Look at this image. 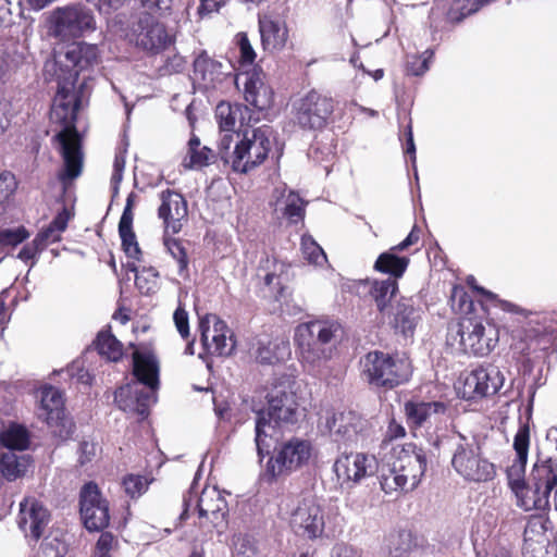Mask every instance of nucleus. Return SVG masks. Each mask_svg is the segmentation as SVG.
<instances>
[{"mask_svg": "<svg viewBox=\"0 0 557 557\" xmlns=\"http://www.w3.org/2000/svg\"><path fill=\"white\" fill-rule=\"evenodd\" d=\"M98 60V47L79 41L55 51L53 61L46 63V71L53 70L58 82L50 116L62 125L54 138L63 160L59 180L64 186L82 174L84 165L82 138L75 127L83 85L76 90L75 83L79 72L97 64Z\"/></svg>", "mask_w": 557, "mask_h": 557, "instance_id": "nucleus-1", "label": "nucleus"}, {"mask_svg": "<svg viewBox=\"0 0 557 557\" xmlns=\"http://www.w3.org/2000/svg\"><path fill=\"white\" fill-rule=\"evenodd\" d=\"M530 428L520 423L513 438L516 460L508 469L509 485L517 498V505L525 511L545 510L549 505V494L557 484V474L552 460L536 463L531 473V483L522 480L528 462Z\"/></svg>", "mask_w": 557, "mask_h": 557, "instance_id": "nucleus-2", "label": "nucleus"}, {"mask_svg": "<svg viewBox=\"0 0 557 557\" xmlns=\"http://www.w3.org/2000/svg\"><path fill=\"white\" fill-rule=\"evenodd\" d=\"M268 408L258 412L255 443L260 460L277 442L276 426L295 424L301 417L295 393V381L285 376L268 393Z\"/></svg>", "mask_w": 557, "mask_h": 557, "instance_id": "nucleus-3", "label": "nucleus"}, {"mask_svg": "<svg viewBox=\"0 0 557 557\" xmlns=\"http://www.w3.org/2000/svg\"><path fill=\"white\" fill-rule=\"evenodd\" d=\"M159 373L160 364L157 356L149 349H136L133 352L135 380L121 386L114 395L119 408L141 418L147 417L150 406L157 401Z\"/></svg>", "mask_w": 557, "mask_h": 557, "instance_id": "nucleus-4", "label": "nucleus"}, {"mask_svg": "<svg viewBox=\"0 0 557 557\" xmlns=\"http://www.w3.org/2000/svg\"><path fill=\"white\" fill-rule=\"evenodd\" d=\"M342 326L332 320H311L299 324L294 341L302 366L314 374H321L332 359Z\"/></svg>", "mask_w": 557, "mask_h": 557, "instance_id": "nucleus-5", "label": "nucleus"}, {"mask_svg": "<svg viewBox=\"0 0 557 557\" xmlns=\"http://www.w3.org/2000/svg\"><path fill=\"white\" fill-rule=\"evenodd\" d=\"M426 470V455L414 444L395 446L392 461L381 471L380 484L386 494L397 491L409 492L421 482Z\"/></svg>", "mask_w": 557, "mask_h": 557, "instance_id": "nucleus-6", "label": "nucleus"}, {"mask_svg": "<svg viewBox=\"0 0 557 557\" xmlns=\"http://www.w3.org/2000/svg\"><path fill=\"white\" fill-rule=\"evenodd\" d=\"M450 463L456 473L468 482H487L496 474L494 463L483 456L474 436L458 434Z\"/></svg>", "mask_w": 557, "mask_h": 557, "instance_id": "nucleus-7", "label": "nucleus"}, {"mask_svg": "<svg viewBox=\"0 0 557 557\" xmlns=\"http://www.w3.org/2000/svg\"><path fill=\"white\" fill-rule=\"evenodd\" d=\"M271 148L272 131L269 126L246 129L236 141L231 158H226V163L235 172L248 173L264 162Z\"/></svg>", "mask_w": 557, "mask_h": 557, "instance_id": "nucleus-8", "label": "nucleus"}, {"mask_svg": "<svg viewBox=\"0 0 557 557\" xmlns=\"http://www.w3.org/2000/svg\"><path fill=\"white\" fill-rule=\"evenodd\" d=\"M191 509L197 510L201 527L211 524L220 533L226 525L227 503L214 486L205 487L200 495L190 487L183 497V512L180 519L185 520Z\"/></svg>", "mask_w": 557, "mask_h": 557, "instance_id": "nucleus-9", "label": "nucleus"}, {"mask_svg": "<svg viewBox=\"0 0 557 557\" xmlns=\"http://www.w3.org/2000/svg\"><path fill=\"white\" fill-rule=\"evenodd\" d=\"M363 373L371 385L393 388L409 380L411 366L406 358H394L381 351H372L366 356Z\"/></svg>", "mask_w": 557, "mask_h": 557, "instance_id": "nucleus-10", "label": "nucleus"}, {"mask_svg": "<svg viewBox=\"0 0 557 557\" xmlns=\"http://www.w3.org/2000/svg\"><path fill=\"white\" fill-rule=\"evenodd\" d=\"M51 34L62 40L83 36L96 28L94 15L82 5L57 8L50 16Z\"/></svg>", "mask_w": 557, "mask_h": 557, "instance_id": "nucleus-11", "label": "nucleus"}, {"mask_svg": "<svg viewBox=\"0 0 557 557\" xmlns=\"http://www.w3.org/2000/svg\"><path fill=\"white\" fill-rule=\"evenodd\" d=\"M312 453L310 442L293 437L274 447V455L267 465L272 478L289 474L306 465Z\"/></svg>", "mask_w": 557, "mask_h": 557, "instance_id": "nucleus-12", "label": "nucleus"}, {"mask_svg": "<svg viewBox=\"0 0 557 557\" xmlns=\"http://www.w3.org/2000/svg\"><path fill=\"white\" fill-rule=\"evenodd\" d=\"M126 36L129 42L150 53H159L173 42L165 26L150 15L140 17Z\"/></svg>", "mask_w": 557, "mask_h": 557, "instance_id": "nucleus-13", "label": "nucleus"}, {"mask_svg": "<svg viewBox=\"0 0 557 557\" xmlns=\"http://www.w3.org/2000/svg\"><path fill=\"white\" fill-rule=\"evenodd\" d=\"M296 122L308 129L322 128L334 111L333 100L314 90L294 103Z\"/></svg>", "mask_w": 557, "mask_h": 557, "instance_id": "nucleus-14", "label": "nucleus"}, {"mask_svg": "<svg viewBox=\"0 0 557 557\" xmlns=\"http://www.w3.org/2000/svg\"><path fill=\"white\" fill-rule=\"evenodd\" d=\"M200 339L210 355L228 356L235 348L233 333L215 314H206L199 321Z\"/></svg>", "mask_w": 557, "mask_h": 557, "instance_id": "nucleus-15", "label": "nucleus"}, {"mask_svg": "<svg viewBox=\"0 0 557 557\" xmlns=\"http://www.w3.org/2000/svg\"><path fill=\"white\" fill-rule=\"evenodd\" d=\"M460 345L463 350L474 356L488 355L497 343V332L494 327L487 329L471 318H465L457 326Z\"/></svg>", "mask_w": 557, "mask_h": 557, "instance_id": "nucleus-16", "label": "nucleus"}, {"mask_svg": "<svg viewBox=\"0 0 557 557\" xmlns=\"http://www.w3.org/2000/svg\"><path fill=\"white\" fill-rule=\"evenodd\" d=\"M81 516L88 531H101L109 525V503L97 484L89 482L81 490Z\"/></svg>", "mask_w": 557, "mask_h": 557, "instance_id": "nucleus-17", "label": "nucleus"}, {"mask_svg": "<svg viewBox=\"0 0 557 557\" xmlns=\"http://www.w3.org/2000/svg\"><path fill=\"white\" fill-rule=\"evenodd\" d=\"M334 471L342 486L351 487L377 471L373 455L363 453L344 454L334 463Z\"/></svg>", "mask_w": 557, "mask_h": 557, "instance_id": "nucleus-18", "label": "nucleus"}, {"mask_svg": "<svg viewBox=\"0 0 557 557\" xmlns=\"http://www.w3.org/2000/svg\"><path fill=\"white\" fill-rule=\"evenodd\" d=\"M290 524L308 540L320 539L325 532L324 511L315 500L304 499L292 511Z\"/></svg>", "mask_w": 557, "mask_h": 557, "instance_id": "nucleus-19", "label": "nucleus"}, {"mask_svg": "<svg viewBox=\"0 0 557 557\" xmlns=\"http://www.w3.org/2000/svg\"><path fill=\"white\" fill-rule=\"evenodd\" d=\"M504 381L498 368H479L466 376L459 393L469 400L492 396L502 388Z\"/></svg>", "mask_w": 557, "mask_h": 557, "instance_id": "nucleus-20", "label": "nucleus"}, {"mask_svg": "<svg viewBox=\"0 0 557 557\" xmlns=\"http://www.w3.org/2000/svg\"><path fill=\"white\" fill-rule=\"evenodd\" d=\"M50 513L44 505L34 497H26L20 504L17 524L25 536L39 540L48 523Z\"/></svg>", "mask_w": 557, "mask_h": 557, "instance_id": "nucleus-21", "label": "nucleus"}, {"mask_svg": "<svg viewBox=\"0 0 557 557\" xmlns=\"http://www.w3.org/2000/svg\"><path fill=\"white\" fill-rule=\"evenodd\" d=\"M160 200L158 215L163 220L165 233H178L182 230L183 221L187 219L186 200L180 193L170 189L160 193Z\"/></svg>", "mask_w": 557, "mask_h": 557, "instance_id": "nucleus-22", "label": "nucleus"}, {"mask_svg": "<svg viewBox=\"0 0 557 557\" xmlns=\"http://www.w3.org/2000/svg\"><path fill=\"white\" fill-rule=\"evenodd\" d=\"M364 421L354 411L327 413L325 428L335 442H355Z\"/></svg>", "mask_w": 557, "mask_h": 557, "instance_id": "nucleus-23", "label": "nucleus"}, {"mask_svg": "<svg viewBox=\"0 0 557 557\" xmlns=\"http://www.w3.org/2000/svg\"><path fill=\"white\" fill-rule=\"evenodd\" d=\"M388 324L405 337L412 336L420 321V312L413 306L411 298L401 297L396 304L391 305L385 317Z\"/></svg>", "mask_w": 557, "mask_h": 557, "instance_id": "nucleus-24", "label": "nucleus"}, {"mask_svg": "<svg viewBox=\"0 0 557 557\" xmlns=\"http://www.w3.org/2000/svg\"><path fill=\"white\" fill-rule=\"evenodd\" d=\"M38 416L51 426L61 423L62 426L66 428L65 435L60 434L62 437H66L72 433L73 424L64 419L63 397L58 388L45 386L40 389V408Z\"/></svg>", "mask_w": 557, "mask_h": 557, "instance_id": "nucleus-25", "label": "nucleus"}, {"mask_svg": "<svg viewBox=\"0 0 557 557\" xmlns=\"http://www.w3.org/2000/svg\"><path fill=\"white\" fill-rule=\"evenodd\" d=\"M244 97L258 111L269 110L274 102L273 89L264 82V76L258 72L247 76Z\"/></svg>", "mask_w": 557, "mask_h": 557, "instance_id": "nucleus-26", "label": "nucleus"}, {"mask_svg": "<svg viewBox=\"0 0 557 557\" xmlns=\"http://www.w3.org/2000/svg\"><path fill=\"white\" fill-rule=\"evenodd\" d=\"M225 75L224 65L201 50L194 60V78L206 88L214 87Z\"/></svg>", "mask_w": 557, "mask_h": 557, "instance_id": "nucleus-27", "label": "nucleus"}, {"mask_svg": "<svg viewBox=\"0 0 557 557\" xmlns=\"http://www.w3.org/2000/svg\"><path fill=\"white\" fill-rule=\"evenodd\" d=\"M446 409V405L441 401H407L404 408L407 422L413 428L431 422L437 416L444 414Z\"/></svg>", "mask_w": 557, "mask_h": 557, "instance_id": "nucleus-28", "label": "nucleus"}, {"mask_svg": "<svg viewBox=\"0 0 557 557\" xmlns=\"http://www.w3.org/2000/svg\"><path fill=\"white\" fill-rule=\"evenodd\" d=\"M259 30L262 46L265 50H281L288 39V30L283 21L274 20L271 16L259 18Z\"/></svg>", "mask_w": 557, "mask_h": 557, "instance_id": "nucleus-29", "label": "nucleus"}, {"mask_svg": "<svg viewBox=\"0 0 557 557\" xmlns=\"http://www.w3.org/2000/svg\"><path fill=\"white\" fill-rule=\"evenodd\" d=\"M70 219V210L64 207L51 223L46 228L41 230L34 238L40 246L39 249L45 250L49 245L59 242L61 239V234L67 227Z\"/></svg>", "mask_w": 557, "mask_h": 557, "instance_id": "nucleus-30", "label": "nucleus"}, {"mask_svg": "<svg viewBox=\"0 0 557 557\" xmlns=\"http://www.w3.org/2000/svg\"><path fill=\"white\" fill-rule=\"evenodd\" d=\"M133 224V212L132 201L128 198L127 203L124 208L122 216L119 222V234L122 239V246L125 253L131 258H138L140 249L138 247L135 233L132 228Z\"/></svg>", "mask_w": 557, "mask_h": 557, "instance_id": "nucleus-31", "label": "nucleus"}, {"mask_svg": "<svg viewBox=\"0 0 557 557\" xmlns=\"http://www.w3.org/2000/svg\"><path fill=\"white\" fill-rule=\"evenodd\" d=\"M398 292V284L395 278L388 277L382 281H373L370 288V295L373 298L379 312L385 317L391 308V301Z\"/></svg>", "mask_w": 557, "mask_h": 557, "instance_id": "nucleus-32", "label": "nucleus"}, {"mask_svg": "<svg viewBox=\"0 0 557 557\" xmlns=\"http://www.w3.org/2000/svg\"><path fill=\"white\" fill-rule=\"evenodd\" d=\"M290 354L289 344L286 341L258 342L255 356L260 363L273 364L284 360Z\"/></svg>", "mask_w": 557, "mask_h": 557, "instance_id": "nucleus-33", "label": "nucleus"}, {"mask_svg": "<svg viewBox=\"0 0 557 557\" xmlns=\"http://www.w3.org/2000/svg\"><path fill=\"white\" fill-rule=\"evenodd\" d=\"M30 465L25 455L18 456L13 451L4 453L0 458V472L9 481H14L27 472Z\"/></svg>", "mask_w": 557, "mask_h": 557, "instance_id": "nucleus-34", "label": "nucleus"}, {"mask_svg": "<svg viewBox=\"0 0 557 557\" xmlns=\"http://www.w3.org/2000/svg\"><path fill=\"white\" fill-rule=\"evenodd\" d=\"M397 251L391 248L388 251L381 253L374 263V269L391 274L395 280L401 277L409 264V259L396 256Z\"/></svg>", "mask_w": 557, "mask_h": 557, "instance_id": "nucleus-35", "label": "nucleus"}, {"mask_svg": "<svg viewBox=\"0 0 557 557\" xmlns=\"http://www.w3.org/2000/svg\"><path fill=\"white\" fill-rule=\"evenodd\" d=\"M212 157V151L206 146H201L198 137L193 136L187 145V152L183 159V166L185 169H198L209 164Z\"/></svg>", "mask_w": 557, "mask_h": 557, "instance_id": "nucleus-36", "label": "nucleus"}, {"mask_svg": "<svg viewBox=\"0 0 557 557\" xmlns=\"http://www.w3.org/2000/svg\"><path fill=\"white\" fill-rule=\"evenodd\" d=\"M288 270V265L274 257H265L260 261L258 276L262 277L267 286H281V277Z\"/></svg>", "mask_w": 557, "mask_h": 557, "instance_id": "nucleus-37", "label": "nucleus"}, {"mask_svg": "<svg viewBox=\"0 0 557 557\" xmlns=\"http://www.w3.org/2000/svg\"><path fill=\"white\" fill-rule=\"evenodd\" d=\"M248 108L242 104H232L230 102H220L215 108V116L218 119L222 132L233 131L238 119H243L244 112Z\"/></svg>", "mask_w": 557, "mask_h": 557, "instance_id": "nucleus-38", "label": "nucleus"}, {"mask_svg": "<svg viewBox=\"0 0 557 557\" xmlns=\"http://www.w3.org/2000/svg\"><path fill=\"white\" fill-rule=\"evenodd\" d=\"M0 443L11 450H24L28 447L29 435L24 426L10 424L0 432Z\"/></svg>", "mask_w": 557, "mask_h": 557, "instance_id": "nucleus-39", "label": "nucleus"}, {"mask_svg": "<svg viewBox=\"0 0 557 557\" xmlns=\"http://www.w3.org/2000/svg\"><path fill=\"white\" fill-rule=\"evenodd\" d=\"M412 547V535L408 531L392 533L386 539V548L391 557H408Z\"/></svg>", "mask_w": 557, "mask_h": 557, "instance_id": "nucleus-40", "label": "nucleus"}, {"mask_svg": "<svg viewBox=\"0 0 557 557\" xmlns=\"http://www.w3.org/2000/svg\"><path fill=\"white\" fill-rule=\"evenodd\" d=\"M96 347L101 356L111 361H117L123 354L122 344L109 331L98 334Z\"/></svg>", "mask_w": 557, "mask_h": 557, "instance_id": "nucleus-41", "label": "nucleus"}, {"mask_svg": "<svg viewBox=\"0 0 557 557\" xmlns=\"http://www.w3.org/2000/svg\"><path fill=\"white\" fill-rule=\"evenodd\" d=\"M278 203L282 205L281 210L284 215L292 222L296 223L304 218V201L296 193L289 191Z\"/></svg>", "mask_w": 557, "mask_h": 557, "instance_id": "nucleus-42", "label": "nucleus"}, {"mask_svg": "<svg viewBox=\"0 0 557 557\" xmlns=\"http://www.w3.org/2000/svg\"><path fill=\"white\" fill-rule=\"evenodd\" d=\"M490 0H454L448 12L451 21L459 22L466 16L475 13L481 5Z\"/></svg>", "mask_w": 557, "mask_h": 557, "instance_id": "nucleus-43", "label": "nucleus"}, {"mask_svg": "<svg viewBox=\"0 0 557 557\" xmlns=\"http://www.w3.org/2000/svg\"><path fill=\"white\" fill-rule=\"evenodd\" d=\"M301 251L304 258L312 264L322 265L326 262V255L317 242L310 236L301 237Z\"/></svg>", "mask_w": 557, "mask_h": 557, "instance_id": "nucleus-44", "label": "nucleus"}, {"mask_svg": "<svg viewBox=\"0 0 557 557\" xmlns=\"http://www.w3.org/2000/svg\"><path fill=\"white\" fill-rule=\"evenodd\" d=\"M164 245L171 256L177 261L178 272L182 275L188 268V259L184 246L181 240L168 237L164 239Z\"/></svg>", "mask_w": 557, "mask_h": 557, "instance_id": "nucleus-45", "label": "nucleus"}, {"mask_svg": "<svg viewBox=\"0 0 557 557\" xmlns=\"http://www.w3.org/2000/svg\"><path fill=\"white\" fill-rule=\"evenodd\" d=\"M29 237V233L23 226L16 228L0 230V247L16 246Z\"/></svg>", "mask_w": 557, "mask_h": 557, "instance_id": "nucleus-46", "label": "nucleus"}, {"mask_svg": "<svg viewBox=\"0 0 557 557\" xmlns=\"http://www.w3.org/2000/svg\"><path fill=\"white\" fill-rule=\"evenodd\" d=\"M158 273L153 269H144L135 275V284L143 293L149 294L157 287Z\"/></svg>", "mask_w": 557, "mask_h": 557, "instance_id": "nucleus-47", "label": "nucleus"}, {"mask_svg": "<svg viewBox=\"0 0 557 557\" xmlns=\"http://www.w3.org/2000/svg\"><path fill=\"white\" fill-rule=\"evenodd\" d=\"M123 486L126 494L134 498L147 491L148 481L144 476L131 474L124 479Z\"/></svg>", "mask_w": 557, "mask_h": 557, "instance_id": "nucleus-48", "label": "nucleus"}, {"mask_svg": "<svg viewBox=\"0 0 557 557\" xmlns=\"http://www.w3.org/2000/svg\"><path fill=\"white\" fill-rule=\"evenodd\" d=\"M242 138L240 134L233 131L224 132L219 141V153L226 163V158H231L232 151L237 140Z\"/></svg>", "mask_w": 557, "mask_h": 557, "instance_id": "nucleus-49", "label": "nucleus"}, {"mask_svg": "<svg viewBox=\"0 0 557 557\" xmlns=\"http://www.w3.org/2000/svg\"><path fill=\"white\" fill-rule=\"evenodd\" d=\"M451 306L460 312H469L472 309L473 302L462 287L455 286L450 296Z\"/></svg>", "mask_w": 557, "mask_h": 557, "instance_id": "nucleus-50", "label": "nucleus"}, {"mask_svg": "<svg viewBox=\"0 0 557 557\" xmlns=\"http://www.w3.org/2000/svg\"><path fill=\"white\" fill-rule=\"evenodd\" d=\"M236 41L240 52L242 64H252L256 59V52L245 33H239L236 36Z\"/></svg>", "mask_w": 557, "mask_h": 557, "instance_id": "nucleus-51", "label": "nucleus"}, {"mask_svg": "<svg viewBox=\"0 0 557 557\" xmlns=\"http://www.w3.org/2000/svg\"><path fill=\"white\" fill-rule=\"evenodd\" d=\"M16 181L14 175L4 171L0 173V203L5 201L15 190Z\"/></svg>", "mask_w": 557, "mask_h": 557, "instance_id": "nucleus-52", "label": "nucleus"}, {"mask_svg": "<svg viewBox=\"0 0 557 557\" xmlns=\"http://www.w3.org/2000/svg\"><path fill=\"white\" fill-rule=\"evenodd\" d=\"M116 544L117 542L111 533L103 532L96 544L95 554L101 557H111L110 552L115 548Z\"/></svg>", "mask_w": 557, "mask_h": 557, "instance_id": "nucleus-53", "label": "nucleus"}, {"mask_svg": "<svg viewBox=\"0 0 557 557\" xmlns=\"http://www.w3.org/2000/svg\"><path fill=\"white\" fill-rule=\"evenodd\" d=\"M39 247L36 240L33 239L20 250L17 258L24 262L30 261V267H33L36 263L37 257L44 251Z\"/></svg>", "mask_w": 557, "mask_h": 557, "instance_id": "nucleus-54", "label": "nucleus"}, {"mask_svg": "<svg viewBox=\"0 0 557 557\" xmlns=\"http://www.w3.org/2000/svg\"><path fill=\"white\" fill-rule=\"evenodd\" d=\"M12 108L11 102L4 97H0V136L5 134L11 125Z\"/></svg>", "mask_w": 557, "mask_h": 557, "instance_id": "nucleus-55", "label": "nucleus"}, {"mask_svg": "<svg viewBox=\"0 0 557 557\" xmlns=\"http://www.w3.org/2000/svg\"><path fill=\"white\" fill-rule=\"evenodd\" d=\"M175 326L183 338L189 336L188 314L182 309L177 308L173 314Z\"/></svg>", "mask_w": 557, "mask_h": 557, "instance_id": "nucleus-56", "label": "nucleus"}, {"mask_svg": "<svg viewBox=\"0 0 557 557\" xmlns=\"http://www.w3.org/2000/svg\"><path fill=\"white\" fill-rule=\"evenodd\" d=\"M141 5L149 13H163L170 10L172 0H140Z\"/></svg>", "mask_w": 557, "mask_h": 557, "instance_id": "nucleus-57", "label": "nucleus"}, {"mask_svg": "<svg viewBox=\"0 0 557 557\" xmlns=\"http://www.w3.org/2000/svg\"><path fill=\"white\" fill-rule=\"evenodd\" d=\"M124 168H125V158H124V156L121 154V153L116 154L115 158H114L113 173H112V177H111V182L113 184L114 190L117 189V185H119V183L123 178Z\"/></svg>", "mask_w": 557, "mask_h": 557, "instance_id": "nucleus-58", "label": "nucleus"}, {"mask_svg": "<svg viewBox=\"0 0 557 557\" xmlns=\"http://www.w3.org/2000/svg\"><path fill=\"white\" fill-rule=\"evenodd\" d=\"M227 0H201L198 13L202 16L213 12H218L226 4Z\"/></svg>", "mask_w": 557, "mask_h": 557, "instance_id": "nucleus-59", "label": "nucleus"}, {"mask_svg": "<svg viewBox=\"0 0 557 557\" xmlns=\"http://www.w3.org/2000/svg\"><path fill=\"white\" fill-rule=\"evenodd\" d=\"M406 435L405 428L398 423L395 419H392L388 423L384 442L401 438Z\"/></svg>", "mask_w": 557, "mask_h": 557, "instance_id": "nucleus-60", "label": "nucleus"}, {"mask_svg": "<svg viewBox=\"0 0 557 557\" xmlns=\"http://www.w3.org/2000/svg\"><path fill=\"white\" fill-rule=\"evenodd\" d=\"M94 3L99 11L109 12L111 9H117L122 7L127 0H88Z\"/></svg>", "mask_w": 557, "mask_h": 557, "instance_id": "nucleus-61", "label": "nucleus"}, {"mask_svg": "<svg viewBox=\"0 0 557 557\" xmlns=\"http://www.w3.org/2000/svg\"><path fill=\"white\" fill-rule=\"evenodd\" d=\"M333 557H362V554L349 545H338L334 549Z\"/></svg>", "mask_w": 557, "mask_h": 557, "instance_id": "nucleus-62", "label": "nucleus"}, {"mask_svg": "<svg viewBox=\"0 0 557 557\" xmlns=\"http://www.w3.org/2000/svg\"><path fill=\"white\" fill-rule=\"evenodd\" d=\"M96 453V446L94 444H89L87 442H83L79 445V462L84 465L85 462L89 461L91 459V456H94Z\"/></svg>", "mask_w": 557, "mask_h": 557, "instance_id": "nucleus-63", "label": "nucleus"}, {"mask_svg": "<svg viewBox=\"0 0 557 557\" xmlns=\"http://www.w3.org/2000/svg\"><path fill=\"white\" fill-rule=\"evenodd\" d=\"M11 3L9 0H0V26L11 23Z\"/></svg>", "mask_w": 557, "mask_h": 557, "instance_id": "nucleus-64", "label": "nucleus"}]
</instances>
